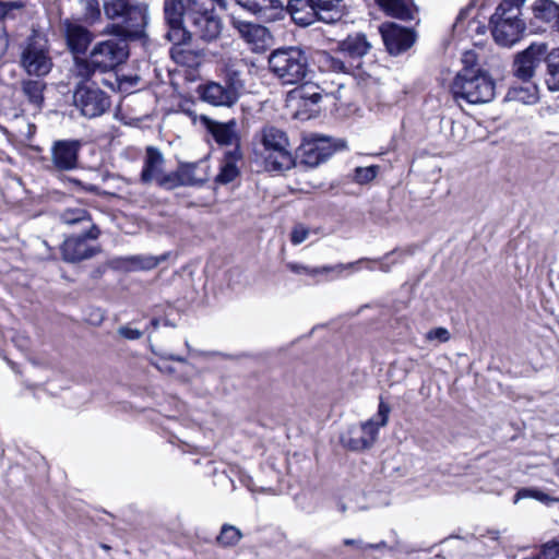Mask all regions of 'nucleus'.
I'll return each instance as SVG.
<instances>
[{
  "instance_id": "423d86ee",
  "label": "nucleus",
  "mask_w": 559,
  "mask_h": 559,
  "mask_svg": "<svg viewBox=\"0 0 559 559\" xmlns=\"http://www.w3.org/2000/svg\"><path fill=\"white\" fill-rule=\"evenodd\" d=\"M269 68L284 85L299 84L310 72L305 51L297 47L274 50L269 57Z\"/></svg>"
},
{
  "instance_id": "aec40b11",
  "label": "nucleus",
  "mask_w": 559,
  "mask_h": 559,
  "mask_svg": "<svg viewBox=\"0 0 559 559\" xmlns=\"http://www.w3.org/2000/svg\"><path fill=\"white\" fill-rule=\"evenodd\" d=\"M300 26H309L321 21V13L312 0H288L285 10Z\"/></svg>"
},
{
  "instance_id": "ea45409f",
  "label": "nucleus",
  "mask_w": 559,
  "mask_h": 559,
  "mask_svg": "<svg viewBox=\"0 0 559 559\" xmlns=\"http://www.w3.org/2000/svg\"><path fill=\"white\" fill-rule=\"evenodd\" d=\"M95 71H98V68L93 64L91 55L87 59L75 58L73 73L76 78L82 79V81H87L93 76Z\"/></svg>"
},
{
  "instance_id": "bb28decb",
  "label": "nucleus",
  "mask_w": 559,
  "mask_h": 559,
  "mask_svg": "<svg viewBox=\"0 0 559 559\" xmlns=\"http://www.w3.org/2000/svg\"><path fill=\"white\" fill-rule=\"evenodd\" d=\"M241 154L239 148H233L224 154L219 171L215 177V182L219 185H227L234 181L238 175L237 160L240 159Z\"/></svg>"
},
{
  "instance_id": "4468645a",
  "label": "nucleus",
  "mask_w": 559,
  "mask_h": 559,
  "mask_svg": "<svg viewBox=\"0 0 559 559\" xmlns=\"http://www.w3.org/2000/svg\"><path fill=\"white\" fill-rule=\"evenodd\" d=\"M298 152L301 164L317 167L325 162L333 154L334 150L328 138L311 135L304 140Z\"/></svg>"
},
{
  "instance_id": "c85d7f7f",
  "label": "nucleus",
  "mask_w": 559,
  "mask_h": 559,
  "mask_svg": "<svg viewBox=\"0 0 559 559\" xmlns=\"http://www.w3.org/2000/svg\"><path fill=\"white\" fill-rule=\"evenodd\" d=\"M230 24L239 33L240 37L249 44L262 40L266 34L265 27L236 17H231Z\"/></svg>"
},
{
  "instance_id": "c9c22d12",
  "label": "nucleus",
  "mask_w": 559,
  "mask_h": 559,
  "mask_svg": "<svg viewBox=\"0 0 559 559\" xmlns=\"http://www.w3.org/2000/svg\"><path fill=\"white\" fill-rule=\"evenodd\" d=\"M323 90L310 83H302L297 90L293 91V97L304 102V105H316L322 99Z\"/></svg>"
},
{
  "instance_id": "f3484780",
  "label": "nucleus",
  "mask_w": 559,
  "mask_h": 559,
  "mask_svg": "<svg viewBox=\"0 0 559 559\" xmlns=\"http://www.w3.org/2000/svg\"><path fill=\"white\" fill-rule=\"evenodd\" d=\"M88 240L92 239L86 236V231L66 238L61 245L62 259L66 262L75 263L94 257L98 248L90 245Z\"/></svg>"
},
{
  "instance_id": "cd10ccee",
  "label": "nucleus",
  "mask_w": 559,
  "mask_h": 559,
  "mask_svg": "<svg viewBox=\"0 0 559 559\" xmlns=\"http://www.w3.org/2000/svg\"><path fill=\"white\" fill-rule=\"evenodd\" d=\"M318 61H319L320 67L323 70L334 72V73L349 74L359 68V63L346 61V60H344L340 57L333 56L326 51H322L319 53Z\"/></svg>"
},
{
  "instance_id": "412c9836",
  "label": "nucleus",
  "mask_w": 559,
  "mask_h": 559,
  "mask_svg": "<svg viewBox=\"0 0 559 559\" xmlns=\"http://www.w3.org/2000/svg\"><path fill=\"white\" fill-rule=\"evenodd\" d=\"M235 2L247 12L267 21L277 19L285 10L282 0H235Z\"/></svg>"
},
{
  "instance_id": "3c124183",
  "label": "nucleus",
  "mask_w": 559,
  "mask_h": 559,
  "mask_svg": "<svg viewBox=\"0 0 559 559\" xmlns=\"http://www.w3.org/2000/svg\"><path fill=\"white\" fill-rule=\"evenodd\" d=\"M344 545L354 546L357 549H368L366 547L367 544H365L361 539L346 538V539H344Z\"/></svg>"
},
{
  "instance_id": "603ef678",
  "label": "nucleus",
  "mask_w": 559,
  "mask_h": 559,
  "mask_svg": "<svg viewBox=\"0 0 559 559\" xmlns=\"http://www.w3.org/2000/svg\"><path fill=\"white\" fill-rule=\"evenodd\" d=\"M366 547L368 549H376V550H380V549L394 550L395 549L394 547H390L386 544V542H384V540H381L380 543H377V544H367Z\"/></svg>"
},
{
  "instance_id": "49530a36",
  "label": "nucleus",
  "mask_w": 559,
  "mask_h": 559,
  "mask_svg": "<svg viewBox=\"0 0 559 559\" xmlns=\"http://www.w3.org/2000/svg\"><path fill=\"white\" fill-rule=\"evenodd\" d=\"M544 559H559V540H551L542 546Z\"/></svg>"
},
{
  "instance_id": "4c0bfd02",
  "label": "nucleus",
  "mask_w": 559,
  "mask_h": 559,
  "mask_svg": "<svg viewBox=\"0 0 559 559\" xmlns=\"http://www.w3.org/2000/svg\"><path fill=\"white\" fill-rule=\"evenodd\" d=\"M82 7V21L94 25L100 21L102 12L98 0H79Z\"/></svg>"
},
{
  "instance_id": "393cba45",
  "label": "nucleus",
  "mask_w": 559,
  "mask_h": 559,
  "mask_svg": "<svg viewBox=\"0 0 559 559\" xmlns=\"http://www.w3.org/2000/svg\"><path fill=\"white\" fill-rule=\"evenodd\" d=\"M164 165L165 158L162 152L154 146H148L146 148L143 168L141 171V181L143 183L156 182L164 173Z\"/></svg>"
},
{
  "instance_id": "e433bc0d",
  "label": "nucleus",
  "mask_w": 559,
  "mask_h": 559,
  "mask_svg": "<svg viewBox=\"0 0 559 559\" xmlns=\"http://www.w3.org/2000/svg\"><path fill=\"white\" fill-rule=\"evenodd\" d=\"M546 61L548 68L546 84L550 91L559 92V48L554 49Z\"/></svg>"
},
{
  "instance_id": "6ab92c4d",
  "label": "nucleus",
  "mask_w": 559,
  "mask_h": 559,
  "mask_svg": "<svg viewBox=\"0 0 559 559\" xmlns=\"http://www.w3.org/2000/svg\"><path fill=\"white\" fill-rule=\"evenodd\" d=\"M199 90L204 102L217 107H231L239 98L225 83L211 81L201 85Z\"/></svg>"
},
{
  "instance_id": "6e6552de",
  "label": "nucleus",
  "mask_w": 559,
  "mask_h": 559,
  "mask_svg": "<svg viewBox=\"0 0 559 559\" xmlns=\"http://www.w3.org/2000/svg\"><path fill=\"white\" fill-rule=\"evenodd\" d=\"M20 63L28 75L44 76L48 74L52 68L48 40L39 33L34 32L22 48Z\"/></svg>"
},
{
  "instance_id": "13d9d810",
  "label": "nucleus",
  "mask_w": 559,
  "mask_h": 559,
  "mask_svg": "<svg viewBox=\"0 0 559 559\" xmlns=\"http://www.w3.org/2000/svg\"><path fill=\"white\" fill-rule=\"evenodd\" d=\"M151 323H152V325L156 329V328L158 326V323H159V322H158V320H157V319H154V320H152V322H151Z\"/></svg>"
},
{
  "instance_id": "f8f14e48",
  "label": "nucleus",
  "mask_w": 559,
  "mask_h": 559,
  "mask_svg": "<svg viewBox=\"0 0 559 559\" xmlns=\"http://www.w3.org/2000/svg\"><path fill=\"white\" fill-rule=\"evenodd\" d=\"M383 43L390 55L397 56L409 49L415 40V33L395 23H384L379 27Z\"/></svg>"
},
{
  "instance_id": "f03ea898",
  "label": "nucleus",
  "mask_w": 559,
  "mask_h": 559,
  "mask_svg": "<svg viewBox=\"0 0 559 559\" xmlns=\"http://www.w3.org/2000/svg\"><path fill=\"white\" fill-rule=\"evenodd\" d=\"M104 14L111 21L103 34L122 39L141 38L150 23V5L141 0H105Z\"/></svg>"
},
{
  "instance_id": "a878e982",
  "label": "nucleus",
  "mask_w": 559,
  "mask_h": 559,
  "mask_svg": "<svg viewBox=\"0 0 559 559\" xmlns=\"http://www.w3.org/2000/svg\"><path fill=\"white\" fill-rule=\"evenodd\" d=\"M210 167L206 160L180 164L181 182L183 186H202L210 179Z\"/></svg>"
},
{
  "instance_id": "09e8293b",
  "label": "nucleus",
  "mask_w": 559,
  "mask_h": 559,
  "mask_svg": "<svg viewBox=\"0 0 559 559\" xmlns=\"http://www.w3.org/2000/svg\"><path fill=\"white\" fill-rule=\"evenodd\" d=\"M118 333L120 336H122L127 340H139L143 335L142 331H140L138 329H133L129 325L120 326L118 329Z\"/></svg>"
},
{
  "instance_id": "dca6fc26",
  "label": "nucleus",
  "mask_w": 559,
  "mask_h": 559,
  "mask_svg": "<svg viewBox=\"0 0 559 559\" xmlns=\"http://www.w3.org/2000/svg\"><path fill=\"white\" fill-rule=\"evenodd\" d=\"M61 32L67 47L73 55H83L94 39V34L82 24L66 19L61 22Z\"/></svg>"
},
{
  "instance_id": "6e6d98bb",
  "label": "nucleus",
  "mask_w": 559,
  "mask_h": 559,
  "mask_svg": "<svg viewBox=\"0 0 559 559\" xmlns=\"http://www.w3.org/2000/svg\"><path fill=\"white\" fill-rule=\"evenodd\" d=\"M382 272H389L390 271V266L388 263H384V262H381L380 264V267H379Z\"/></svg>"
},
{
  "instance_id": "8fccbe9b",
  "label": "nucleus",
  "mask_w": 559,
  "mask_h": 559,
  "mask_svg": "<svg viewBox=\"0 0 559 559\" xmlns=\"http://www.w3.org/2000/svg\"><path fill=\"white\" fill-rule=\"evenodd\" d=\"M476 53L474 51H465L462 56V62L464 63L463 69H473V66L476 63Z\"/></svg>"
},
{
  "instance_id": "9d476101",
  "label": "nucleus",
  "mask_w": 559,
  "mask_h": 559,
  "mask_svg": "<svg viewBox=\"0 0 559 559\" xmlns=\"http://www.w3.org/2000/svg\"><path fill=\"white\" fill-rule=\"evenodd\" d=\"M73 105L86 118L102 116L109 107L107 94L95 84L80 83L73 93Z\"/></svg>"
},
{
  "instance_id": "de8ad7c7",
  "label": "nucleus",
  "mask_w": 559,
  "mask_h": 559,
  "mask_svg": "<svg viewBox=\"0 0 559 559\" xmlns=\"http://www.w3.org/2000/svg\"><path fill=\"white\" fill-rule=\"evenodd\" d=\"M22 8H24V3L21 1H0V20L9 16L12 10H20Z\"/></svg>"
},
{
  "instance_id": "b1692460",
  "label": "nucleus",
  "mask_w": 559,
  "mask_h": 559,
  "mask_svg": "<svg viewBox=\"0 0 559 559\" xmlns=\"http://www.w3.org/2000/svg\"><path fill=\"white\" fill-rule=\"evenodd\" d=\"M362 262L372 261L367 258H362L355 262L338 263L335 265H324L320 267H309L300 263L289 262L286 264V267L295 274H307L310 276H317L322 274L335 273L336 276H340L345 270H354L358 264Z\"/></svg>"
},
{
  "instance_id": "a18cd8bd",
  "label": "nucleus",
  "mask_w": 559,
  "mask_h": 559,
  "mask_svg": "<svg viewBox=\"0 0 559 559\" xmlns=\"http://www.w3.org/2000/svg\"><path fill=\"white\" fill-rule=\"evenodd\" d=\"M426 340L429 342L438 341L444 343L450 340V332L445 328H436L426 333Z\"/></svg>"
},
{
  "instance_id": "a19ab883",
  "label": "nucleus",
  "mask_w": 559,
  "mask_h": 559,
  "mask_svg": "<svg viewBox=\"0 0 559 559\" xmlns=\"http://www.w3.org/2000/svg\"><path fill=\"white\" fill-rule=\"evenodd\" d=\"M532 498L537 501L549 503L558 501L556 498H551L549 495L544 491L535 488H521L514 496L513 502L518 503L521 499Z\"/></svg>"
},
{
  "instance_id": "72a5a7b5",
  "label": "nucleus",
  "mask_w": 559,
  "mask_h": 559,
  "mask_svg": "<svg viewBox=\"0 0 559 559\" xmlns=\"http://www.w3.org/2000/svg\"><path fill=\"white\" fill-rule=\"evenodd\" d=\"M377 4L390 16L400 20L412 19V10L404 0H376Z\"/></svg>"
},
{
  "instance_id": "4d7b16f0",
  "label": "nucleus",
  "mask_w": 559,
  "mask_h": 559,
  "mask_svg": "<svg viewBox=\"0 0 559 559\" xmlns=\"http://www.w3.org/2000/svg\"><path fill=\"white\" fill-rule=\"evenodd\" d=\"M170 359L176 360V361H180V362L185 361V359L182 357L174 356V355L170 356Z\"/></svg>"
},
{
  "instance_id": "2f4dec72",
  "label": "nucleus",
  "mask_w": 559,
  "mask_h": 559,
  "mask_svg": "<svg viewBox=\"0 0 559 559\" xmlns=\"http://www.w3.org/2000/svg\"><path fill=\"white\" fill-rule=\"evenodd\" d=\"M46 84L39 80H25L22 82V92L28 103L39 109L44 103Z\"/></svg>"
},
{
  "instance_id": "5fc2aeb1",
  "label": "nucleus",
  "mask_w": 559,
  "mask_h": 559,
  "mask_svg": "<svg viewBox=\"0 0 559 559\" xmlns=\"http://www.w3.org/2000/svg\"><path fill=\"white\" fill-rule=\"evenodd\" d=\"M213 1V5L215 7V4H218L222 9L226 10L227 9V1L226 0H212Z\"/></svg>"
},
{
  "instance_id": "39448f33",
  "label": "nucleus",
  "mask_w": 559,
  "mask_h": 559,
  "mask_svg": "<svg viewBox=\"0 0 559 559\" xmlns=\"http://www.w3.org/2000/svg\"><path fill=\"white\" fill-rule=\"evenodd\" d=\"M455 99L468 104L489 103L495 97V82L485 72L474 69H462L451 86Z\"/></svg>"
},
{
  "instance_id": "9b49d317",
  "label": "nucleus",
  "mask_w": 559,
  "mask_h": 559,
  "mask_svg": "<svg viewBox=\"0 0 559 559\" xmlns=\"http://www.w3.org/2000/svg\"><path fill=\"white\" fill-rule=\"evenodd\" d=\"M194 123L200 122L214 138L219 145L234 146L239 148V136L237 133V123L235 120L228 122H217L205 115H197L187 111Z\"/></svg>"
},
{
  "instance_id": "37998d69",
  "label": "nucleus",
  "mask_w": 559,
  "mask_h": 559,
  "mask_svg": "<svg viewBox=\"0 0 559 559\" xmlns=\"http://www.w3.org/2000/svg\"><path fill=\"white\" fill-rule=\"evenodd\" d=\"M379 171V166L357 167L355 169L354 180L360 185L372 181Z\"/></svg>"
},
{
  "instance_id": "473e14b6",
  "label": "nucleus",
  "mask_w": 559,
  "mask_h": 559,
  "mask_svg": "<svg viewBox=\"0 0 559 559\" xmlns=\"http://www.w3.org/2000/svg\"><path fill=\"white\" fill-rule=\"evenodd\" d=\"M507 98L525 105H532L538 100V90L533 84L512 86L508 91Z\"/></svg>"
},
{
  "instance_id": "0eeeda50",
  "label": "nucleus",
  "mask_w": 559,
  "mask_h": 559,
  "mask_svg": "<svg viewBox=\"0 0 559 559\" xmlns=\"http://www.w3.org/2000/svg\"><path fill=\"white\" fill-rule=\"evenodd\" d=\"M390 412V405L381 400L377 415L358 426L349 427L341 437L342 444L353 451L370 448L377 439L380 427L388 424Z\"/></svg>"
},
{
  "instance_id": "79ce46f5",
  "label": "nucleus",
  "mask_w": 559,
  "mask_h": 559,
  "mask_svg": "<svg viewBox=\"0 0 559 559\" xmlns=\"http://www.w3.org/2000/svg\"><path fill=\"white\" fill-rule=\"evenodd\" d=\"M181 175H180V165L178 166L177 170L170 174H165L156 180V183L164 189L171 190L177 187L183 186V182H181Z\"/></svg>"
},
{
  "instance_id": "a211bd4d",
  "label": "nucleus",
  "mask_w": 559,
  "mask_h": 559,
  "mask_svg": "<svg viewBox=\"0 0 559 559\" xmlns=\"http://www.w3.org/2000/svg\"><path fill=\"white\" fill-rule=\"evenodd\" d=\"M58 217L67 226L81 227L92 240H96L100 235L99 228L93 223L90 212L84 206H69L62 210Z\"/></svg>"
},
{
  "instance_id": "4be33fe9",
  "label": "nucleus",
  "mask_w": 559,
  "mask_h": 559,
  "mask_svg": "<svg viewBox=\"0 0 559 559\" xmlns=\"http://www.w3.org/2000/svg\"><path fill=\"white\" fill-rule=\"evenodd\" d=\"M371 48L372 44L364 33L350 34L337 45L338 51L347 56L350 59L349 62L359 64L360 59L367 56Z\"/></svg>"
},
{
  "instance_id": "c03bdc74",
  "label": "nucleus",
  "mask_w": 559,
  "mask_h": 559,
  "mask_svg": "<svg viewBox=\"0 0 559 559\" xmlns=\"http://www.w3.org/2000/svg\"><path fill=\"white\" fill-rule=\"evenodd\" d=\"M309 228H307L302 224H297L294 226L290 234V241L293 245L297 246L304 242L309 236Z\"/></svg>"
},
{
  "instance_id": "2eb2a0df",
  "label": "nucleus",
  "mask_w": 559,
  "mask_h": 559,
  "mask_svg": "<svg viewBox=\"0 0 559 559\" xmlns=\"http://www.w3.org/2000/svg\"><path fill=\"white\" fill-rule=\"evenodd\" d=\"M81 142L78 140H58L51 145V163L59 171L73 170L79 165Z\"/></svg>"
},
{
  "instance_id": "7c9ffc66",
  "label": "nucleus",
  "mask_w": 559,
  "mask_h": 559,
  "mask_svg": "<svg viewBox=\"0 0 559 559\" xmlns=\"http://www.w3.org/2000/svg\"><path fill=\"white\" fill-rule=\"evenodd\" d=\"M536 19L551 24L556 29L559 19V5L551 0H538L533 7Z\"/></svg>"
},
{
  "instance_id": "20e7f679",
  "label": "nucleus",
  "mask_w": 559,
  "mask_h": 559,
  "mask_svg": "<svg viewBox=\"0 0 559 559\" xmlns=\"http://www.w3.org/2000/svg\"><path fill=\"white\" fill-rule=\"evenodd\" d=\"M526 0H502L491 16L492 36L501 46H512L520 40L525 24L520 19L521 7Z\"/></svg>"
},
{
  "instance_id": "7ed1b4c3",
  "label": "nucleus",
  "mask_w": 559,
  "mask_h": 559,
  "mask_svg": "<svg viewBox=\"0 0 559 559\" xmlns=\"http://www.w3.org/2000/svg\"><path fill=\"white\" fill-rule=\"evenodd\" d=\"M262 145L260 154L267 171L283 173L295 165L286 133L273 126L264 127L259 133Z\"/></svg>"
},
{
  "instance_id": "864d4df0",
  "label": "nucleus",
  "mask_w": 559,
  "mask_h": 559,
  "mask_svg": "<svg viewBox=\"0 0 559 559\" xmlns=\"http://www.w3.org/2000/svg\"><path fill=\"white\" fill-rule=\"evenodd\" d=\"M8 48V39L5 35H0V59L4 56Z\"/></svg>"
},
{
  "instance_id": "c756f323",
  "label": "nucleus",
  "mask_w": 559,
  "mask_h": 559,
  "mask_svg": "<svg viewBox=\"0 0 559 559\" xmlns=\"http://www.w3.org/2000/svg\"><path fill=\"white\" fill-rule=\"evenodd\" d=\"M245 63L242 60L230 63L226 67L224 83L236 94L238 97L245 88L243 80Z\"/></svg>"
},
{
  "instance_id": "f257e3e1",
  "label": "nucleus",
  "mask_w": 559,
  "mask_h": 559,
  "mask_svg": "<svg viewBox=\"0 0 559 559\" xmlns=\"http://www.w3.org/2000/svg\"><path fill=\"white\" fill-rule=\"evenodd\" d=\"M164 20L168 26L166 37L174 43L171 56L178 63H185V50L180 47L195 36L211 43L223 29L222 19L212 0H164Z\"/></svg>"
},
{
  "instance_id": "ddd939ff",
  "label": "nucleus",
  "mask_w": 559,
  "mask_h": 559,
  "mask_svg": "<svg viewBox=\"0 0 559 559\" xmlns=\"http://www.w3.org/2000/svg\"><path fill=\"white\" fill-rule=\"evenodd\" d=\"M547 46L545 44H532L524 51L520 52L513 63V73L524 82L531 80L536 68L545 59Z\"/></svg>"
},
{
  "instance_id": "5701e85b",
  "label": "nucleus",
  "mask_w": 559,
  "mask_h": 559,
  "mask_svg": "<svg viewBox=\"0 0 559 559\" xmlns=\"http://www.w3.org/2000/svg\"><path fill=\"white\" fill-rule=\"evenodd\" d=\"M167 259V254L155 255H130L126 258L116 259L112 264L117 269H122L128 272L135 271H150L159 265Z\"/></svg>"
},
{
  "instance_id": "f704fd0d",
  "label": "nucleus",
  "mask_w": 559,
  "mask_h": 559,
  "mask_svg": "<svg viewBox=\"0 0 559 559\" xmlns=\"http://www.w3.org/2000/svg\"><path fill=\"white\" fill-rule=\"evenodd\" d=\"M321 13V21L334 23L342 17L341 3L343 0H312Z\"/></svg>"
},
{
  "instance_id": "1a4fd4ad",
  "label": "nucleus",
  "mask_w": 559,
  "mask_h": 559,
  "mask_svg": "<svg viewBox=\"0 0 559 559\" xmlns=\"http://www.w3.org/2000/svg\"><path fill=\"white\" fill-rule=\"evenodd\" d=\"M128 39H106L94 45L90 55L99 72H108L123 63L129 57Z\"/></svg>"
},
{
  "instance_id": "58836bf2",
  "label": "nucleus",
  "mask_w": 559,
  "mask_h": 559,
  "mask_svg": "<svg viewBox=\"0 0 559 559\" xmlns=\"http://www.w3.org/2000/svg\"><path fill=\"white\" fill-rule=\"evenodd\" d=\"M242 538L240 530L234 525L224 524L216 538L217 543L223 547H230L237 545Z\"/></svg>"
}]
</instances>
